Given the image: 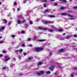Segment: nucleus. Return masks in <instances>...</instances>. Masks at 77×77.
<instances>
[{"label":"nucleus","instance_id":"37998d69","mask_svg":"<svg viewBox=\"0 0 77 77\" xmlns=\"http://www.w3.org/2000/svg\"><path fill=\"white\" fill-rule=\"evenodd\" d=\"M29 26V25L27 24L26 25V28H27V27Z\"/></svg>","mask_w":77,"mask_h":77},{"label":"nucleus","instance_id":"2f4dec72","mask_svg":"<svg viewBox=\"0 0 77 77\" xmlns=\"http://www.w3.org/2000/svg\"><path fill=\"white\" fill-rule=\"evenodd\" d=\"M14 5H17V3H16V1H14Z\"/></svg>","mask_w":77,"mask_h":77},{"label":"nucleus","instance_id":"b1692460","mask_svg":"<svg viewBox=\"0 0 77 77\" xmlns=\"http://www.w3.org/2000/svg\"><path fill=\"white\" fill-rule=\"evenodd\" d=\"M25 33V31H24L23 30L21 32V33H22V34H23V33Z\"/></svg>","mask_w":77,"mask_h":77},{"label":"nucleus","instance_id":"338daca9","mask_svg":"<svg viewBox=\"0 0 77 77\" xmlns=\"http://www.w3.org/2000/svg\"><path fill=\"white\" fill-rule=\"evenodd\" d=\"M40 9H43V8L40 7Z\"/></svg>","mask_w":77,"mask_h":77},{"label":"nucleus","instance_id":"0eeeda50","mask_svg":"<svg viewBox=\"0 0 77 77\" xmlns=\"http://www.w3.org/2000/svg\"><path fill=\"white\" fill-rule=\"evenodd\" d=\"M42 64V63L40 62L37 64V66H40V65H41Z\"/></svg>","mask_w":77,"mask_h":77},{"label":"nucleus","instance_id":"c9c22d12","mask_svg":"<svg viewBox=\"0 0 77 77\" xmlns=\"http://www.w3.org/2000/svg\"><path fill=\"white\" fill-rule=\"evenodd\" d=\"M29 46L30 47H33V45H29Z\"/></svg>","mask_w":77,"mask_h":77},{"label":"nucleus","instance_id":"f704fd0d","mask_svg":"<svg viewBox=\"0 0 77 77\" xmlns=\"http://www.w3.org/2000/svg\"><path fill=\"white\" fill-rule=\"evenodd\" d=\"M8 24H9V25L11 24V21L9 22L8 23Z\"/></svg>","mask_w":77,"mask_h":77},{"label":"nucleus","instance_id":"7ed1b4c3","mask_svg":"<svg viewBox=\"0 0 77 77\" xmlns=\"http://www.w3.org/2000/svg\"><path fill=\"white\" fill-rule=\"evenodd\" d=\"M44 72V71H40L39 72L36 73V74L38 75H40L41 74H43Z\"/></svg>","mask_w":77,"mask_h":77},{"label":"nucleus","instance_id":"bb28decb","mask_svg":"<svg viewBox=\"0 0 77 77\" xmlns=\"http://www.w3.org/2000/svg\"><path fill=\"white\" fill-rule=\"evenodd\" d=\"M62 2H65V3H66V1L65 0H61Z\"/></svg>","mask_w":77,"mask_h":77},{"label":"nucleus","instance_id":"052dcab7","mask_svg":"<svg viewBox=\"0 0 77 77\" xmlns=\"http://www.w3.org/2000/svg\"><path fill=\"white\" fill-rule=\"evenodd\" d=\"M5 52H6L5 51H3V53H5Z\"/></svg>","mask_w":77,"mask_h":77},{"label":"nucleus","instance_id":"393cba45","mask_svg":"<svg viewBox=\"0 0 77 77\" xmlns=\"http://www.w3.org/2000/svg\"><path fill=\"white\" fill-rule=\"evenodd\" d=\"M10 59V58H8L7 59H5V61H7L8 60H9Z\"/></svg>","mask_w":77,"mask_h":77},{"label":"nucleus","instance_id":"a18cd8bd","mask_svg":"<svg viewBox=\"0 0 77 77\" xmlns=\"http://www.w3.org/2000/svg\"><path fill=\"white\" fill-rule=\"evenodd\" d=\"M23 54V55H24V56H26V55H27V54H26V53H24Z\"/></svg>","mask_w":77,"mask_h":77},{"label":"nucleus","instance_id":"5701e85b","mask_svg":"<svg viewBox=\"0 0 77 77\" xmlns=\"http://www.w3.org/2000/svg\"><path fill=\"white\" fill-rule=\"evenodd\" d=\"M4 21H5V22H4L5 24H6V23H7V20H6L5 19H4Z\"/></svg>","mask_w":77,"mask_h":77},{"label":"nucleus","instance_id":"7c9ffc66","mask_svg":"<svg viewBox=\"0 0 77 77\" xmlns=\"http://www.w3.org/2000/svg\"><path fill=\"white\" fill-rule=\"evenodd\" d=\"M19 50H16L15 51V52L17 53H18V52H19Z\"/></svg>","mask_w":77,"mask_h":77},{"label":"nucleus","instance_id":"3c124183","mask_svg":"<svg viewBox=\"0 0 77 77\" xmlns=\"http://www.w3.org/2000/svg\"><path fill=\"white\" fill-rule=\"evenodd\" d=\"M3 42V41H2V40L1 41H0V43H1V44Z\"/></svg>","mask_w":77,"mask_h":77},{"label":"nucleus","instance_id":"a211bd4d","mask_svg":"<svg viewBox=\"0 0 77 77\" xmlns=\"http://www.w3.org/2000/svg\"><path fill=\"white\" fill-rule=\"evenodd\" d=\"M63 51V49H62L59 50V52H61L62 51Z\"/></svg>","mask_w":77,"mask_h":77},{"label":"nucleus","instance_id":"39448f33","mask_svg":"<svg viewBox=\"0 0 77 77\" xmlns=\"http://www.w3.org/2000/svg\"><path fill=\"white\" fill-rule=\"evenodd\" d=\"M56 38H59V39H61V40H63V39H64V38H61L59 35H57V36H56Z\"/></svg>","mask_w":77,"mask_h":77},{"label":"nucleus","instance_id":"774afa93","mask_svg":"<svg viewBox=\"0 0 77 77\" xmlns=\"http://www.w3.org/2000/svg\"><path fill=\"white\" fill-rule=\"evenodd\" d=\"M72 0H69V2H72Z\"/></svg>","mask_w":77,"mask_h":77},{"label":"nucleus","instance_id":"aec40b11","mask_svg":"<svg viewBox=\"0 0 77 77\" xmlns=\"http://www.w3.org/2000/svg\"><path fill=\"white\" fill-rule=\"evenodd\" d=\"M49 11V10L48 9H47L45 10V12H44L45 13V12H48Z\"/></svg>","mask_w":77,"mask_h":77},{"label":"nucleus","instance_id":"f3484780","mask_svg":"<svg viewBox=\"0 0 77 77\" xmlns=\"http://www.w3.org/2000/svg\"><path fill=\"white\" fill-rule=\"evenodd\" d=\"M31 41V38H27V40H26V41Z\"/></svg>","mask_w":77,"mask_h":77},{"label":"nucleus","instance_id":"4be33fe9","mask_svg":"<svg viewBox=\"0 0 77 77\" xmlns=\"http://www.w3.org/2000/svg\"><path fill=\"white\" fill-rule=\"evenodd\" d=\"M54 31V30L49 29V32H53Z\"/></svg>","mask_w":77,"mask_h":77},{"label":"nucleus","instance_id":"5fc2aeb1","mask_svg":"<svg viewBox=\"0 0 77 77\" xmlns=\"http://www.w3.org/2000/svg\"><path fill=\"white\" fill-rule=\"evenodd\" d=\"M71 77H73V74H71Z\"/></svg>","mask_w":77,"mask_h":77},{"label":"nucleus","instance_id":"4c0bfd02","mask_svg":"<svg viewBox=\"0 0 77 77\" xmlns=\"http://www.w3.org/2000/svg\"><path fill=\"white\" fill-rule=\"evenodd\" d=\"M22 47H25V45H24V44H22Z\"/></svg>","mask_w":77,"mask_h":77},{"label":"nucleus","instance_id":"e433bc0d","mask_svg":"<svg viewBox=\"0 0 77 77\" xmlns=\"http://www.w3.org/2000/svg\"><path fill=\"white\" fill-rule=\"evenodd\" d=\"M26 21V20H23V21H22V22H21L22 23H24Z\"/></svg>","mask_w":77,"mask_h":77},{"label":"nucleus","instance_id":"c03bdc74","mask_svg":"<svg viewBox=\"0 0 77 77\" xmlns=\"http://www.w3.org/2000/svg\"><path fill=\"white\" fill-rule=\"evenodd\" d=\"M73 9H77V7L75 6L73 7Z\"/></svg>","mask_w":77,"mask_h":77},{"label":"nucleus","instance_id":"49530a36","mask_svg":"<svg viewBox=\"0 0 77 77\" xmlns=\"http://www.w3.org/2000/svg\"><path fill=\"white\" fill-rule=\"evenodd\" d=\"M43 6L45 8V7H46V5H45V4H44Z\"/></svg>","mask_w":77,"mask_h":77},{"label":"nucleus","instance_id":"13d9d810","mask_svg":"<svg viewBox=\"0 0 77 77\" xmlns=\"http://www.w3.org/2000/svg\"><path fill=\"white\" fill-rule=\"evenodd\" d=\"M59 68H60V69H61L62 68V67H61V66H60L59 67Z\"/></svg>","mask_w":77,"mask_h":77},{"label":"nucleus","instance_id":"ea45409f","mask_svg":"<svg viewBox=\"0 0 77 77\" xmlns=\"http://www.w3.org/2000/svg\"><path fill=\"white\" fill-rule=\"evenodd\" d=\"M6 67H3L2 68V69H3H3H6Z\"/></svg>","mask_w":77,"mask_h":77},{"label":"nucleus","instance_id":"79ce46f5","mask_svg":"<svg viewBox=\"0 0 77 77\" xmlns=\"http://www.w3.org/2000/svg\"><path fill=\"white\" fill-rule=\"evenodd\" d=\"M51 27H53V28H54V29H56V28L54 27V26H51Z\"/></svg>","mask_w":77,"mask_h":77},{"label":"nucleus","instance_id":"cd10ccee","mask_svg":"<svg viewBox=\"0 0 77 77\" xmlns=\"http://www.w3.org/2000/svg\"><path fill=\"white\" fill-rule=\"evenodd\" d=\"M23 51V49H20L19 50V52L20 53H21Z\"/></svg>","mask_w":77,"mask_h":77},{"label":"nucleus","instance_id":"4d7b16f0","mask_svg":"<svg viewBox=\"0 0 77 77\" xmlns=\"http://www.w3.org/2000/svg\"><path fill=\"white\" fill-rule=\"evenodd\" d=\"M34 39H36V37H35L34 38Z\"/></svg>","mask_w":77,"mask_h":77},{"label":"nucleus","instance_id":"864d4df0","mask_svg":"<svg viewBox=\"0 0 77 77\" xmlns=\"http://www.w3.org/2000/svg\"><path fill=\"white\" fill-rule=\"evenodd\" d=\"M8 56H6L5 57V59H6V58H8Z\"/></svg>","mask_w":77,"mask_h":77},{"label":"nucleus","instance_id":"dca6fc26","mask_svg":"<svg viewBox=\"0 0 77 77\" xmlns=\"http://www.w3.org/2000/svg\"><path fill=\"white\" fill-rule=\"evenodd\" d=\"M70 36L68 35L65 38H66V39H69V38H70Z\"/></svg>","mask_w":77,"mask_h":77},{"label":"nucleus","instance_id":"6e6d98bb","mask_svg":"<svg viewBox=\"0 0 77 77\" xmlns=\"http://www.w3.org/2000/svg\"><path fill=\"white\" fill-rule=\"evenodd\" d=\"M20 8H17V10L18 11H20Z\"/></svg>","mask_w":77,"mask_h":77},{"label":"nucleus","instance_id":"2eb2a0df","mask_svg":"<svg viewBox=\"0 0 77 77\" xmlns=\"http://www.w3.org/2000/svg\"><path fill=\"white\" fill-rule=\"evenodd\" d=\"M44 30H49V28L46 27L43 29Z\"/></svg>","mask_w":77,"mask_h":77},{"label":"nucleus","instance_id":"603ef678","mask_svg":"<svg viewBox=\"0 0 77 77\" xmlns=\"http://www.w3.org/2000/svg\"><path fill=\"white\" fill-rule=\"evenodd\" d=\"M54 6H57V4L55 3L54 4Z\"/></svg>","mask_w":77,"mask_h":77},{"label":"nucleus","instance_id":"6ab92c4d","mask_svg":"<svg viewBox=\"0 0 77 77\" xmlns=\"http://www.w3.org/2000/svg\"><path fill=\"white\" fill-rule=\"evenodd\" d=\"M45 40H39L38 41H40V42H43V41H45Z\"/></svg>","mask_w":77,"mask_h":77},{"label":"nucleus","instance_id":"423d86ee","mask_svg":"<svg viewBox=\"0 0 77 77\" xmlns=\"http://www.w3.org/2000/svg\"><path fill=\"white\" fill-rule=\"evenodd\" d=\"M4 29H5V27L4 26L0 28V32H2L3 30H4Z\"/></svg>","mask_w":77,"mask_h":77},{"label":"nucleus","instance_id":"8fccbe9b","mask_svg":"<svg viewBox=\"0 0 77 77\" xmlns=\"http://www.w3.org/2000/svg\"><path fill=\"white\" fill-rule=\"evenodd\" d=\"M74 69H77V68L76 67H74Z\"/></svg>","mask_w":77,"mask_h":77},{"label":"nucleus","instance_id":"f03ea898","mask_svg":"<svg viewBox=\"0 0 77 77\" xmlns=\"http://www.w3.org/2000/svg\"><path fill=\"white\" fill-rule=\"evenodd\" d=\"M54 23V22L53 21H44L43 22V23L44 24H49L50 23Z\"/></svg>","mask_w":77,"mask_h":77},{"label":"nucleus","instance_id":"a878e982","mask_svg":"<svg viewBox=\"0 0 77 77\" xmlns=\"http://www.w3.org/2000/svg\"><path fill=\"white\" fill-rule=\"evenodd\" d=\"M62 15H66V13H62L61 14Z\"/></svg>","mask_w":77,"mask_h":77},{"label":"nucleus","instance_id":"72a5a7b5","mask_svg":"<svg viewBox=\"0 0 77 77\" xmlns=\"http://www.w3.org/2000/svg\"><path fill=\"white\" fill-rule=\"evenodd\" d=\"M73 36H74V37H75V38H76V37H77V35H73Z\"/></svg>","mask_w":77,"mask_h":77},{"label":"nucleus","instance_id":"a19ab883","mask_svg":"<svg viewBox=\"0 0 77 77\" xmlns=\"http://www.w3.org/2000/svg\"><path fill=\"white\" fill-rule=\"evenodd\" d=\"M58 31H59V32H62V30L60 29L58 30Z\"/></svg>","mask_w":77,"mask_h":77},{"label":"nucleus","instance_id":"c756f323","mask_svg":"<svg viewBox=\"0 0 77 77\" xmlns=\"http://www.w3.org/2000/svg\"><path fill=\"white\" fill-rule=\"evenodd\" d=\"M60 9H61L63 10V9H65V8L63 7H62L60 8Z\"/></svg>","mask_w":77,"mask_h":77},{"label":"nucleus","instance_id":"680f3d73","mask_svg":"<svg viewBox=\"0 0 77 77\" xmlns=\"http://www.w3.org/2000/svg\"><path fill=\"white\" fill-rule=\"evenodd\" d=\"M71 20H74V18H70Z\"/></svg>","mask_w":77,"mask_h":77},{"label":"nucleus","instance_id":"f257e3e1","mask_svg":"<svg viewBox=\"0 0 77 77\" xmlns=\"http://www.w3.org/2000/svg\"><path fill=\"white\" fill-rule=\"evenodd\" d=\"M44 48H35V50L36 51H38L39 50H43Z\"/></svg>","mask_w":77,"mask_h":77},{"label":"nucleus","instance_id":"c85d7f7f","mask_svg":"<svg viewBox=\"0 0 77 77\" xmlns=\"http://www.w3.org/2000/svg\"><path fill=\"white\" fill-rule=\"evenodd\" d=\"M42 2H47V0H42Z\"/></svg>","mask_w":77,"mask_h":77},{"label":"nucleus","instance_id":"1a4fd4ad","mask_svg":"<svg viewBox=\"0 0 77 77\" xmlns=\"http://www.w3.org/2000/svg\"><path fill=\"white\" fill-rule=\"evenodd\" d=\"M54 68V67H53V66H52L50 68V69L51 71H53V69Z\"/></svg>","mask_w":77,"mask_h":77},{"label":"nucleus","instance_id":"f8f14e48","mask_svg":"<svg viewBox=\"0 0 77 77\" xmlns=\"http://www.w3.org/2000/svg\"><path fill=\"white\" fill-rule=\"evenodd\" d=\"M27 1H29V0H23V3H26Z\"/></svg>","mask_w":77,"mask_h":77},{"label":"nucleus","instance_id":"4468645a","mask_svg":"<svg viewBox=\"0 0 77 77\" xmlns=\"http://www.w3.org/2000/svg\"><path fill=\"white\" fill-rule=\"evenodd\" d=\"M48 17H50V18H53V17H54L55 16L54 15H49Z\"/></svg>","mask_w":77,"mask_h":77},{"label":"nucleus","instance_id":"9d476101","mask_svg":"<svg viewBox=\"0 0 77 77\" xmlns=\"http://www.w3.org/2000/svg\"><path fill=\"white\" fill-rule=\"evenodd\" d=\"M15 65V64H12V63H11L10 64V67H12V66H14Z\"/></svg>","mask_w":77,"mask_h":77},{"label":"nucleus","instance_id":"0e129e2a","mask_svg":"<svg viewBox=\"0 0 77 77\" xmlns=\"http://www.w3.org/2000/svg\"><path fill=\"white\" fill-rule=\"evenodd\" d=\"M51 2H53V1H54L55 0H51Z\"/></svg>","mask_w":77,"mask_h":77},{"label":"nucleus","instance_id":"09e8293b","mask_svg":"<svg viewBox=\"0 0 77 77\" xmlns=\"http://www.w3.org/2000/svg\"><path fill=\"white\" fill-rule=\"evenodd\" d=\"M2 56H3V54H1L0 55V57H1Z\"/></svg>","mask_w":77,"mask_h":77},{"label":"nucleus","instance_id":"473e14b6","mask_svg":"<svg viewBox=\"0 0 77 77\" xmlns=\"http://www.w3.org/2000/svg\"><path fill=\"white\" fill-rule=\"evenodd\" d=\"M29 23L30 24H32L33 23V22H32V21H29Z\"/></svg>","mask_w":77,"mask_h":77},{"label":"nucleus","instance_id":"bf43d9fd","mask_svg":"<svg viewBox=\"0 0 77 77\" xmlns=\"http://www.w3.org/2000/svg\"><path fill=\"white\" fill-rule=\"evenodd\" d=\"M51 54H52V53L51 52H50V56H51Z\"/></svg>","mask_w":77,"mask_h":77},{"label":"nucleus","instance_id":"69168bd1","mask_svg":"<svg viewBox=\"0 0 77 77\" xmlns=\"http://www.w3.org/2000/svg\"><path fill=\"white\" fill-rule=\"evenodd\" d=\"M54 74H55V75H56V74H57V73H56V72Z\"/></svg>","mask_w":77,"mask_h":77},{"label":"nucleus","instance_id":"20e7f679","mask_svg":"<svg viewBox=\"0 0 77 77\" xmlns=\"http://www.w3.org/2000/svg\"><path fill=\"white\" fill-rule=\"evenodd\" d=\"M17 23L18 24H20L21 23H22L21 20L19 19H18L17 21Z\"/></svg>","mask_w":77,"mask_h":77},{"label":"nucleus","instance_id":"e2e57ef3","mask_svg":"<svg viewBox=\"0 0 77 77\" xmlns=\"http://www.w3.org/2000/svg\"><path fill=\"white\" fill-rule=\"evenodd\" d=\"M32 59V58H29V60H31V59Z\"/></svg>","mask_w":77,"mask_h":77},{"label":"nucleus","instance_id":"412c9836","mask_svg":"<svg viewBox=\"0 0 77 77\" xmlns=\"http://www.w3.org/2000/svg\"><path fill=\"white\" fill-rule=\"evenodd\" d=\"M67 15H68V16H69L70 17H73V16L72 15H71L70 14H67Z\"/></svg>","mask_w":77,"mask_h":77},{"label":"nucleus","instance_id":"58836bf2","mask_svg":"<svg viewBox=\"0 0 77 77\" xmlns=\"http://www.w3.org/2000/svg\"><path fill=\"white\" fill-rule=\"evenodd\" d=\"M18 59H20V60L21 59V57L20 56H19Z\"/></svg>","mask_w":77,"mask_h":77},{"label":"nucleus","instance_id":"ddd939ff","mask_svg":"<svg viewBox=\"0 0 77 77\" xmlns=\"http://www.w3.org/2000/svg\"><path fill=\"white\" fill-rule=\"evenodd\" d=\"M39 30H43L44 29L42 27H38Z\"/></svg>","mask_w":77,"mask_h":77},{"label":"nucleus","instance_id":"6e6552de","mask_svg":"<svg viewBox=\"0 0 77 77\" xmlns=\"http://www.w3.org/2000/svg\"><path fill=\"white\" fill-rule=\"evenodd\" d=\"M32 12V11L31 10H29L27 11V15H29V12Z\"/></svg>","mask_w":77,"mask_h":77},{"label":"nucleus","instance_id":"de8ad7c7","mask_svg":"<svg viewBox=\"0 0 77 77\" xmlns=\"http://www.w3.org/2000/svg\"><path fill=\"white\" fill-rule=\"evenodd\" d=\"M11 37L12 38H14V37H15V35H11Z\"/></svg>","mask_w":77,"mask_h":77},{"label":"nucleus","instance_id":"9b49d317","mask_svg":"<svg viewBox=\"0 0 77 77\" xmlns=\"http://www.w3.org/2000/svg\"><path fill=\"white\" fill-rule=\"evenodd\" d=\"M50 73H51V72L50 71H48L46 72V74H50Z\"/></svg>","mask_w":77,"mask_h":77}]
</instances>
